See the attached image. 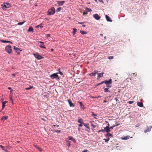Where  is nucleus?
Listing matches in <instances>:
<instances>
[{
	"label": "nucleus",
	"instance_id": "44",
	"mask_svg": "<svg viewBox=\"0 0 152 152\" xmlns=\"http://www.w3.org/2000/svg\"><path fill=\"white\" fill-rule=\"evenodd\" d=\"M58 70H59V73L61 75H62L63 73H62V72H61L60 71V69H58Z\"/></svg>",
	"mask_w": 152,
	"mask_h": 152
},
{
	"label": "nucleus",
	"instance_id": "64",
	"mask_svg": "<svg viewBox=\"0 0 152 152\" xmlns=\"http://www.w3.org/2000/svg\"><path fill=\"white\" fill-rule=\"evenodd\" d=\"M51 50L52 51H53V48H51Z\"/></svg>",
	"mask_w": 152,
	"mask_h": 152
},
{
	"label": "nucleus",
	"instance_id": "60",
	"mask_svg": "<svg viewBox=\"0 0 152 152\" xmlns=\"http://www.w3.org/2000/svg\"><path fill=\"white\" fill-rule=\"evenodd\" d=\"M99 1H100V2H102L103 3V2L102 1V0H99Z\"/></svg>",
	"mask_w": 152,
	"mask_h": 152
},
{
	"label": "nucleus",
	"instance_id": "55",
	"mask_svg": "<svg viewBox=\"0 0 152 152\" xmlns=\"http://www.w3.org/2000/svg\"><path fill=\"white\" fill-rule=\"evenodd\" d=\"M41 25V24H40L39 25H37V26H36V28H38Z\"/></svg>",
	"mask_w": 152,
	"mask_h": 152
},
{
	"label": "nucleus",
	"instance_id": "46",
	"mask_svg": "<svg viewBox=\"0 0 152 152\" xmlns=\"http://www.w3.org/2000/svg\"><path fill=\"white\" fill-rule=\"evenodd\" d=\"M10 101H11L12 103V104H13V101L12 99L10 97Z\"/></svg>",
	"mask_w": 152,
	"mask_h": 152
},
{
	"label": "nucleus",
	"instance_id": "1",
	"mask_svg": "<svg viewBox=\"0 0 152 152\" xmlns=\"http://www.w3.org/2000/svg\"><path fill=\"white\" fill-rule=\"evenodd\" d=\"M56 12L55 9L54 7H51L49 9L48 11V15H53Z\"/></svg>",
	"mask_w": 152,
	"mask_h": 152
},
{
	"label": "nucleus",
	"instance_id": "42",
	"mask_svg": "<svg viewBox=\"0 0 152 152\" xmlns=\"http://www.w3.org/2000/svg\"><path fill=\"white\" fill-rule=\"evenodd\" d=\"M108 58H109V59H112L113 58V56H109L108 57Z\"/></svg>",
	"mask_w": 152,
	"mask_h": 152
},
{
	"label": "nucleus",
	"instance_id": "38",
	"mask_svg": "<svg viewBox=\"0 0 152 152\" xmlns=\"http://www.w3.org/2000/svg\"><path fill=\"white\" fill-rule=\"evenodd\" d=\"M106 85V86L107 87L110 88L111 87V86L110 85V84H107Z\"/></svg>",
	"mask_w": 152,
	"mask_h": 152
},
{
	"label": "nucleus",
	"instance_id": "18",
	"mask_svg": "<svg viewBox=\"0 0 152 152\" xmlns=\"http://www.w3.org/2000/svg\"><path fill=\"white\" fill-rule=\"evenodd\" d=\"M130 137V136H128L125 137H121V138L123 140H127L129 139Z\"/></svg>",
	"mask_w": 152,
	"mask_h": 152
},
{
	"label": "nucleus",
	"instance_id": "48",
	"mask_svg": "<svg viewBox=\"0 0 152 152\" xmlns=\"http://www.w3.org/2000/svg\"><path fill=\"white\" fill-rule=\"evenodd\" d=\"M83 124H80L79 125V126L80 127H81L82 126Z\"/></svg>",
	"mask_w": 152,
	"mask_h": 152
},
{
	"label": "nucleus",
	"instance_id": "3",
	"mask_svg": "<svg viewBox=\"0 0 152 152\" xmlns=\"http://www.w3.org/2000/svg\"><path fill=\"white\" fill-rule=\"evenodd\" d=\"M58 73H54L50 76V78L52 79H59V76L57 75Z\"/></svg>",
	"mask_w": 152,
	"mask_h": 152
},
{
	"label": "nucleus",
	"instance_id": "63",
	"mask_svg": "<svg viewBox=\"0 0 152 152\" xmlns=\"http://www.w3.org/2000/svg\"><path fill=\"white\" fill-rule=\"evenodd\" d=\"M82 26L83 27H85L86 26V25H82Z\"/></svg>",
	"mask_w": 152,
	"mask_h": 152
},
{
	"label": "nucleus",
	"instance_id": "30",
	"mask_svg": "<svg viewBox=\"0 0 152 152\" xmlns=\"http://www.w3.org/2000/svg\"><path fill=\"white\" fill-rule=\"evenodd\" d=\"M33 86H29V87L26 88L25 89L26 90H29V89H31V88H33Z\"/></svg>",
	"mask_w": 152,
	"mask_h": 152
},
{
	"label": "nucleus",
	"instance_id": "9",
	"mask_svg": "<svg viewBox=\"0 0 152 152\" xmlns=\"http://www.w3.org/2000/svg\"><path fill=\"white\" fill-rule=\"evenodd\" d=\"M38 42L40 43L39 46L40 48H43L45 49H46V47L44 46V43L43 42L39 41Z\"/></svg>",
	"mask_w": 152,
	"mask_h": 152
},
{
	"label": "nucleus",
	"instance_id": "13",
	"mask_svg": "<svg viewBox=\"0 0 152 152\" xmlns=\"http://www.w3.org/2000/svg\"><path fill=\"white\" fill-rule=\"evenodd\" d=\"M68 139H69V140H72V141H73L74 142H76L75 140L74 139H73V138L72 137V136H68Z\"/></svg>",
	"mask_w": 152,
	"mask_h": 152
},
{
	"label": "nucleus",
	"instance_id": "31",
	"mask_svg": "<svg viewBox=\"0 0 152 152\" xmlns=\"http://www.w3.org/2000/svg\"><path fill=\"white\" fill-rule=\"evenodd\" d=\"M1 41L3 42V43H9L10 42V41H6V40H1Z\"/></svg>",
	"mask_w": 152,
	"mask_h": 152
},
{
	"label": "nucleus",
	"instance_id": "16",
	"mask_svg": "<svg viewBox=\"0 0 152 152\" xmlns=\"http://www.w3.org/2000/svg\"><path fill=\"white\" fill-rule=\"evenodd\" d=\"M105 17L107 20L108 21L112 22V20L111 19L110 17L107 15H105Z\"/></svg>",
	"mask_w": 152,
	"mask_h": 152
},
{
	"label": "nucleus",
	"instance_id": "52",
	"mask_svg": "<svg viewBox=\"0 0 152 152\" xmlns=\"http://www.w3.org/2000/svg\"><path fill=\"white\" fill-rule=\"evenodd\" d=\"M88 13H87V12H84L83 13V15H86Z\"/></svg>",
	"mask_w": 152,
	"mask_h": 152
},
{
	"label": "nucleus",
	"instance_id": "47",
	"mask_svg": "<svg viewBox=\"0 0 152 152\" xmlns=\"http://www.w3.org/2000/svg\"><path fill=\"white\" fill-rule=\"evenodd\" d=\"M46 36L47 37H50V34H47L46 35Z\"/></svg>",
	"mask_w": 152,
	"mask_h": 152
},
{
	"label": "nucleus",
	"instance_id": "57",
	"mask_svg": "<svg viewBox=\"0 0 152 152\" xmlns=\"http://www.w3.org/2000/svg\"><path fill=\"white\" fill-rule=\"evenodd\" d=\"M88 150H86V151H82V152H88Z\"/></svg>",
	"mask_w": 152,
	"mask_h": 152
},
{
	"label": "nucleus",
	"instance_id": "4",
	"mask_svg": "<svg viewBox=\"0 0 152 152\" xmlns=\"http://www.w3.org/2000/svg\"><path fill=\"white\" fill-rule=\"evenodd\" d=\"M33 54L34 57L38 60H39L43 58V57L40 55L39 53H33Z\"/></svg>",
	"mask_w": 152,
	"mask_h": 152
},
{
	"label": "nucleus",
	"instance_id": "50",
	"mask_svg": "<svg viewBox=\"0 0 152 152\" xmlns=\"http://www.w3.org/2000/svg\"><path fill=\"white\" fill-rule=\"evenodd\" d=\"M92 115L94 116H96V115L95 114H94V113H92Z\"/></svg>",
	"mask_w": 152,
	"mask_h": 152
},
{
	"label": "nucleus",
	"instance_id": "53",
	"mask_svg": "<svg viewBox=\"0 0 152 152\" xmlns=\"http://www.w3.org/2000/svg\"><path fill=\"white\" fill-rule=\"evenodd\" d=\"M115 100L116 102H117L118 101V99L116 97L115 98Z\"/></svg>",
	"mask_w": 152,
	"mask_h": 152
},
{
	"label": "nucleus",
	"instance_id": "39",
	"mask_svg": "<svg viewBox=\"0 0 152 152\" xmlns=\"http://www.w3.org/2000/svg\"><path fill=\"white\" fill-rule=\"evenodd\" d=\"M0 147L3 150H4L5 151H6V150L4 149V147L3 146L0 145Z\"/></svg>",
	"mask_w": 152,
	"mask_h": 152
},
{
	"label": "nucleus",
	"instance_id": "22",
	"mask_svg": "<svg viewBox=\"0 0 152 152\" xmlns=\"http://www.w3.org/2000/svg\"><path fill=\"white\" fill-rule=\"evenodd\" d=\"M8 118V116H4L1 118V120H3V121L4 120H7Z\"/></svg>",
	"mask_w": 152,
	"mask_h": 152
},
{
	"label": "nucleus",
	"instance_id": "8",
	"mask_svg": "<svg viewBox=\"0 0 152 152\" xmlns=\"http://www.w3.org/2000/svg\"><path fill=\"white\" fill-rule=\"evenodd\" d=\"M98 71L96 70H94L93 72L89 74V76H95L96 75Z\"/></svg>",
	"mask_w": 152,
	"mask_h": 152
},
{
	"label": "nucleus",
	"instance_id": "43",
	"mask_svg": "<svg viewBox=\"0 0 152 152\" xmlns=\"http://www.w3.org/2000/svg\"><path fill=\"white\" fill-rule=\"evenodd\" d=\"M16 74H17L16 73H14V74H12V76H13V77H15L16 75Z\"/></svg>",
	"mask_w": 152,
	"mask_h": 152
},
{
	"label": "nucleus",
	"instance_id": "2",
	"mask_svg": "<svg viewBox=\"0 0 152 152\" xmlns=\"http://www.w3.org/2000/svg\"><path fill=\"white\" fill-rule=\"evenodd\" d=\"M105 83V84H111L112 83V80L111 79H110L108 80H104L102 82L100 83H99L97 84V86H99L103 83Z\"/></svg>",
	"mask_w": 152,
	"mask_h": 152
},
{
	"label": "nucleus",
	"instance_id": "34",
	"mask_svg": "<svg viewBox=\"0 0 152 152\" xmlns=\"http://www.w3.org/2000/svg\"><path fill=\"white\" fill-rule=\"evenodd\" d=\"M25 21H24L21 22H19L18 23V25H23Z\"/></svg>",
	"mask_w": 152,
	"mask_h": 152
},
{
	"label": "nucleus",
	"instance_id": "36",
	"mask_svg": "<svg viewBox=\"0 0 152 152\" xmlns=\"http://www.w3.org/2000/svg\"><path fill=\"white\" fill-rule=\"evenodd\" d=\"M105 140V142H107L110 140V138H108L107 139H104Z\"/></svg>",
	"mask_w": 152,
	"mask_h": 152
},
{
	"label": "nucleus",
	"instance_id": "28",
	"mask_svg": "<svg viewBox=\"0 0 152 152\" xmlns=\"http://www.w3.org/2000/svg\"><path fill=\"white\" fill-rule=\"evenodd\" d=\"M73 35H74L75 34L76 32L77 31V29L76 28H73Z\"/></svg>",
	"mask_w": 152,
	"mask_h": 152
},
{
	"label": "nucleus",
	"instance_id": "37",
	"mask_svg": "<svg viewBox=\"0 0 152 152\" xmlns=\"http://www.w3.org/2000/svg\"><path fill=\"white\" fill-rule=\"evenodd\" d=\"M105 131V130L104 129H101V130H99L98 132V133L100 132H104Z\"/></svg>",
	"mask_w": 152,
	"mask_h": 152
},
{
	"label": "nucleus",
	"instance_id": "7",
	"mask_svg": "<svg viewBox=\"0 0 152 152\" xmlns=\"http://www.w3.org/2000/svg\"><path fill=\"white\" fill-rule=\"evenodd\" d=\"M14 48L15 51L19 55L20 54V52L22 50L16 46H14Z\"/></svg>",
	"mask_w": 152,
	"mask_h": 152
},
{
	"label": "nucleus",
	"instance_id": "5",
	"mask_svg": "<svg viewBox=\"0 0 152 152\" xmlns=\"http://www.w3.org/2000/svg\"><path fill=\"white\" fill-rule=\"evenodd\" d=\"M1 6L4 10H5L6 8L10 7V4L9 3H5L4 4H2Z\"/></svg>",
	"mask_w": 152,
	"mask_h": 152
},
{
	"label": "nucleus",
	"instance_id": "19",
	"mask_svg": "<svg viewBox=\"0 0 152 152\" xmlns=\"http://www.w3.org/2000/svg\"><path fill=\"white\" fill-rule=\"evenodd\" d=\"M28 32H33V28L32 26L29 27L28 30Z\"/></svg>",
	"mask_w": 152,
	"mask_h": 152
},
{
	"label": "nucleus",
	"instance_id": "54",
	"mask_svg": "<svg viewBox=\"0 0 152 152\" xmlns=\"http://www.w3.org/2000/svg\"><path fill=\"white\" fill-rule=\"evenodd\" d=\"M55 131L58 133L61 132L60 130H56V131Z\"/></svg>",
	"mask_w": 152,
	"mask_h": 152
},
{
	"label": "nucleus",
	"instance_id": "24",
	"mask_svg": "<svg viewBox=\"0 0 152 152\" xmlns=\"http://www.w3.org/2000/svg\"><path fill=\"white\" fill-rule=\"evenodd\" d=\"M85 10L86 11V12H91L92 11V10L91 9H89L88 8L86 7V9Z\"/></svg>",
	"mask_w": 152,
	"mask_h": 152
},
{
	"label": "nucleus",
	"instance_id": "10",
	"mask_svg": "<svg viewBox=\"0 0 152 152\" xmlns=\"http://www.w3.org/2000/svg\"><path fill=\"white\" fill-rule=\"evenodd\" d=\"M68 102H69L70 107H73L75 106V104H74L72 103L70 99H68Z\"/></svg>",
	"mask_w": 152,
	"mask_h": 152
},
{
	"label": "nucleus",
	"instance_id": "51",
	"mask_svg": "<svg viewBox=\"0 0 152 152\" xmlns=\"http://www.w3.org/2000/svg\"><path fill=\"white\" fill-rule=\"evenodd\" d=\"M84 22H79L78 23L79 24H83L84 23Z\"/></svg>",
	"mask_w": 152,
	"mask_h": 152
},
{
	"label": "nucleus",
	"instance_id": "26",
	"mask_svg": "<svg viewBox=\"0 0 152 152\" xmlns=\"http://www.w3.org/2000/svg\"><path fill=\"white\" fill-rule=\"evenodd\" d=\"M66 144L68 147H69L70 146V142L69 141H66Z\"/></svg>",
	"mask_w": 152,
	"mask_h": 152
},
{
	"label": "nucleus",
	"instance_id": "27",
	"mask_svg": "<svg viewBox=\"0 0 152 152\" xmlns=\"http://www.w3.org/2000/svg\"><path fill=\"white\" fill-rule=\"evenodd\" d=\"M93 122H94V121H93V122L90 121V123H91V126L93 127V128H94L96 127V125H94V124H92V123Z\"/></svg>",
	"mask_w": 152,
	"mask_h": 152
},
{
	"label": "nucleus",
	"instance_id": "62",
	"mask_svg": "<svg viewBox=\"0 0 152 152\" xmlns=\"http://www.w3.org/2000/svg\"><path fill=\"white\" fill-rule=\"evenodd\" d=\"M92 98H96V97H92Z\"/></svg>",
	"mask_w": 152,
	"mask_h": 152
},
{
	"label": "nucleus",
	"instance_id": "6",
	"mask_svg": "<svg viewBox=\"0 0 152 152\" xmlns=\"http://www.w3.org/2000/svg\"><path fill=\"white\" fill-rule=\"evenodd\" d=\"M93 16L94 18L97 20H99L101 18V17L99 16V15L97 14L93 15Z\"/></svg>",
	"mask_w": 152,
	"mask_h": 152
},
{
	"label": "nucleus",
	"instance_id": "25",
	"mask_svg": "<svg viewBox=\"0 0 152 152\" xmlns=\"http://www.w3.org/2000/svg\"><path fill=\"white\" fill-rule=\"evenodd\" d=\"M7 103L6 101H4L2 102V109H3V108L4 107L5 104Z\"/></svg>",
	"mask_w": 152,
	"mask_h": 152
},
{
	"label": "nucleus",
	"instance_id": "58",
	"mask_svg": "<svg viewBox=\"0 0 152 152\" xmlns=\"http://www.w3.org/2000/svg\"><path fill=\"white\" fill-rule=\"evenodd\" d=\"M41 119L42 120H43V121H46V120H45L44 119V118H41Z\"/></svg>",
	"mask_w": 152,
	"mask_h": 152
},
{
	"label": "nucleus",
	"instance_id": "61",
	"mask_svg": "<svg viewBox=\"0 0 152 152\" xmlns=\"http://www.w3.org/2000/svg\"><path fill=\"white\" fill-rule=\"evenodd\" d=\"M107 102V101H106V100H104L103 101V102L104 103H105V102Z\"/></svg>",
	"mask_w": 152,
	"mask_h": 152
},
{
	"label": "nucleus",
	"instance_id": "56",
	"mask_svg": "<svg viewBox=\"0 0 152 152\" xmlns=\"http://www.w3.org/2000/svg\"><path fill=\"white\" fill-rule=\"evenodd\" d=\"M10 94H11V92L12 91V89H11L10 88Z\"/></svg>",
	"mask_w": 152,
	"mask_h": 152
},
{
	"label": "nucleus",
	"instance_id": "14",
	"mask_svg": "<svg viewBox=\"0 0 152 152\" xmlns=\"http://www.w3.org/2000/svg\"><path fill=\"white\" fill-rule=\"evenodd\" d=\"M5 50L7 53H10V46L9 45L6 47Z\"/></svg>",
	"mask_w": 152,
	"mask_h": 152
},
{
	"label": "nucleus",
	"instance_id": "17",
	"mask_svg": "<svg viewBox=\"0 0 152 152\" xmlns=\"http://www.w3.org/2000/svg\"><path fill=\"white\" fill-rule=\"evenodd\" d=\"M137 105L140 107H142L143 106L142 103L139 102H137Z\"/></svg>",
	"mask_w": 152,
	"mask_h": 152
},
{
	"label": "nucleus",
	"instance_id": "12",
	"mask_svg": "<svg viewBox=\"0 0 152 152\" xmlns=\"http://www.w3.org/2000/svg\"><path fill=\"white\" fill-rule=\"evenodd\" d=\"M57 3L58 4V5L61 6L63 5L65 1H57Z\"/></svg>",
	"mask_w": 152,
	"mask_h": 152
},
{
	"label": "nucleus",
	"instance_id": "33",
	"mask_svg": "<svg viewBox=\"0 0 152 152\" xmlns=\"http://www.w3.org/2000/svg\"><path fill=\"white\" fill-rule=\"evenodd\" d=\"M108 90V88H104V91L105 92H110V91Z\"/></svg>",
	"mask_w": 152,
	"mask_h": 152
},
{
	"label": "nucleus",
	"instance_id": "59",
	"mask_svg": "<svg viewBox=\"0 0 152 152\" xmlns=\"http://www.w3.org/2000/svg\"><path fill=\"white\" fill-rule=\"evenodd\" d=\"M101 97V96H98L96 97V98H100Z\"/></svg>",
	"mask_w": 152,
	"mask_h": 152
},
{
	"label": "nucleus",
	"instance_id": "32",
	"mask_svg": "<svg viewBox=\"0 0 152 152\" xmlns=\"http://www.w3.org/2000/svg\"><path fill=\"white\" fill-rule=\"evenodd\" d=\"M80 33H81V34H87V32H86L84 31H81V30L80 31Z\"/></svg>",
	"mask_w": 152,
	"mask_h": 152
},
{
	"label": "nucleus",
	"instance_id": "23",
	"mask_svg": "<svg viewBox=\"0 0 152 152\" xmlns=\"http://www.w3.org/2000/svg\"><path fill=\"white\" fill-rule=\"evenodd\" d=\"M78 102L80 104V105L81 107V108H83V109H84V105L82 103V102Z\"/></svg>",
	"mask_w": 152,
	"mask_h": 152
},
{
	"label": "nucleus",
	"instance_id": "21",
	"mask_svg": "<svg viewBox=\"0 0 152 152\" xmlns=\"http://www.w3.org/2000/svg\"><path fill=\"white\" fill-rule=\"evenodd\" d=\"M78 122L80 124H84L83 120L81 118H79L78 120Z\"/></svg>",
	"mask_w": 152,
	"mask_h": 152
},
{
	"label": "nucleus",
	"instance_id": "49",
	"mask_svg": "<svg viewBox=\"0 0 152 152\" xmlns=\"http://www.w3.org/2000/svg\"><path fill=\"white\" fill-rule=\"evenodd\" d=\"M115 126H111L110 127H109L110 129H113V127H114Z\"/></svg>",
	"mask_w": 152,
	"mask_h": 152
},
{
	"label": "nucleus",
	"instance_id": "20",
	"mask_svg": "<svg viewBox=\"0 0 152 152\" xmlns=\"http://www.w3.org/2000/svg\"><path fill=\"white\" fill-rule=\"evenodd\" d=\"M104 73V72L98 73V77L99 78L100 77H102L103 76V75Z\"/></svg>",
	"mask_w": 152,
	"mask_h": 152
},
{
	"label": "nucleus",
	"instance_id": "45",
	"mask_svg": "<svg viewBox=\"0 0 152 152\" xmlns=\"http://www.w3.org/2000/svg\"><path fill=\"white\" fill-rule=\"evenodd\" d=\"M39 150V151H42V150L39 147H37V148Z\"/></svg>",
	"mask_w": 152,
	"mask_h": 152
},
{
	"label": "nucleus",
	"instance_id": "11",
	"mask_svg": "<svg viewBox=\"0 0 152 152\" xmlns=\"http://www.w3.org/2000/svg\"><path fill=\"white\" fill-rule=\"evenodd\" d=\"M147 129L144 131V132L145 133L150 132L151 129L152 128V126H150L149 128L148 126L147 127Z\"/></svg>",
	"mask_w": 152,
	"mask_h": 152
},
{
	"label": "nucleus",
	"instance_id": "15",
	"mask_svg": "<svg viewBox=\"0 0 152 152\" xmlns=\"http://www.w3.org/2000/svg\"><path fill=\"white\" fill-rule=\"evenodd\" d=\"M104 129L105 131H106V132L107 133H108L110 131L109 126H107L104 128Z\"/></svg>",
	"mask_w": 152,
	"mask_h": 152
},
{
	"label": "nucleus",
	"instance_id": "41",
	"mask_svg": "<svg viewBox=\"0 0 152 152\" xmlns=\"http://www.w3.org/2000/svg\"><path fill=\"white\" fill-rule=\"evenodd\" d=\"M107 135L108 136L112 137V134L110 133H107Z\"/></svg>",
	"mask_w": 152,
	"mask_h": 152
},
{
	"label": "nucleus",
	"instance_id": "29",
	"mask_svg": "<svg viewBox=\"0 0 152 152\" xmlns=\"http://www.w3.org/2000/svg\"><path fill=\"white\" fill-rule=\"evenodd\" d=\"M83 125H84V126H85L88 129H89V128L88 126V124H83Z\"/></svg>",
	"mask_w": 152,
	"mask_h": 152
},
{
	"label": "nucleus",
	"instance_id": "40",
	"mask_svg": "<svg viewBox=\"0 0 152 152\" xmlns=\"http://www.w3.org/2000/svg\"><path fill=\"white\" fill-rule=\"evenodd\" d=\"M134 101H129L128 103H129V104H132L133 103Z\"/></svg>",
	"mask_w": 152,
	"mask_h": 152
},
{
	"label": "nucleus",
	"instance_id": "35",
	"mask_svg": "<svg viewBox=\"0 0 152 152\" xmlns=\"http://www.w3.org/2000/svg\"><path fill=\"white\" fill-rule=\"evenodd\" d=\"M61 9V7H59L56 10V12H59L60 11Z\"/></svg>",
	"mask_w": 152,
	"mask_h": 152
}]
</instances>
